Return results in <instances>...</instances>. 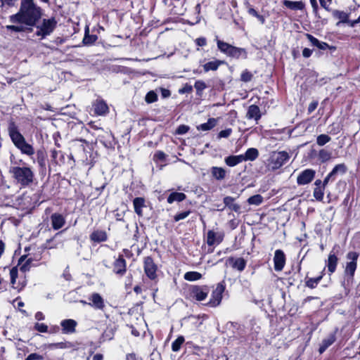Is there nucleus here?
<instances>
[{
    "instance_id": "20",
    "label": "nucleus",
    "mask_w": 360,
    "mask_h": 360,
    "mask_svg": "<svg viewBox=\"0 0 360 360\" xmlns=\"http://www.w3.org/2000/svg\"><path fill=\"white\" fill-rule=\"evenodd\" d=\"M248 119H255L256 121L259 120L261 117L260 110L257 105H251L248 108V110L246 115Z\"/></svg>"
},
{
    "instance_id": "48",
    "label": "nucleus",
    "mask_w": 360,
    "mask_h": 360,
    "mask_svg": "<svg viewBox=\"0 0 360 360\" xmlns=\"http://www.w3.org/2000/svg\"><path fill=\"white\" fill-rule=\"evenodd\" d=\"M190 127L185 124H181L178 127V128L176 130V134L182 135L185 134L189 131Z\"/></svg>"
},
{
    "instance_id": "4",
    "label": "nucleus",
    "mask_w": 360,
    "mask_h": 360,
    "mask_svg": "<svg viewBox=\"0 0 360 360\" xmlns=\"http://www.w3.org/2000/svg\"><path fill=\"white\" fill-rule=\"evenodd\" d=\"M289 158V154L285 151L273 152L269 160V166L273 170L278 169L282 167Z\"/></svg>"
},
{
    "instance_id": "57",
    "label": "nucleus",
    "mask_w": 360,
    "mask_h": 360,
    "mask_svg": "<svg viewBox=\"0 0 360 360\" xmlns=\"http://www.w3.org/2000/svg\"><path fill=\"white\" fill-rule=\"evenodd\" d=\"M37 31L36 32L35 34L37 36L41 37L42 39L47 37V34H45V32H44L43 29L40 27V25L37 26Z\"/></svg>"
},
{
    "instance_id": "62",
    "label": "nucleus",
    "mask_w": 360,
    "mask_h": 360,
    "mask_svg": "<svg viewBox=\"0 0 360 360\" xmlns=\"http://www.w3.org/2000/svg\"><path fill=\"white\" fill-rule=\"evenodd\" d=\"M17 0H0V1L1 2V6H3L4 4H6L9 6H12L14 5V3Z\"/></svg>"
},
{
    "instance_id": "12",
    "label": "nucleus",
    "mask_w": 360,
    "mask_h": 360,
    "mask_svg": "<svg viewBox=\"0 0 360 360\" xmlns=\"http://www.w3.org/2000/svg\"><path fill=\"white\" fill-rule=\"evenodd\" d=\"M274 269L281 271L285 264V256L281 250H276L274 257Z\"/></svg>"
},
{
    "instance_id": "46",
    "label": "nucleus",
    "mask_w": 360,
    "mask_h": 360,
    "mask_svg": "<svg viewBox=\"0 0 360 360\" xmlns=\"http://www.w3.org/2000/svg\"><path fill=\"white\" fill-rule=\"evenodd\" d=\"M333 15L335 18L340 19L342 21L345 20L347 18V15L345 12L338 10H334L333 11Z\"/></svg>"
},
{
    "instance_id": "23",
    "label": "nucleus",
    "mask_w": 360,
    "mask_h": 360,
    "mask_svg": "<svg viewBox=\"0 0 360 360\" xmlns=\"http://www.w3.org/2000/svg\"><path fill=\"white\" fill-rule=\"evenodd\" d=\"M133 205L134 207L135 212L139 216H142V208L144 207L145 205V200L143 198H135L133 200Z\"/></svg>"
},
{
    "instance_id": "3",
    "label": "nucleus",
    "mask_w": 360,
    "mask_h": 360,
    "mask_svg": "<svg viewBox=\"0 0 360 360\" xmlns=\"http://www.w3.org/2000/svg\"><path fill=\"white\" fill-rule=\"evenodd\" d=\"M10 172L18 182L23 186L28 185L33 181L34 174L29 167H13L10 169Z\"/></svg>"
},
{
    "instance_id": "2",
    "label": "nucleus",
    "mask_w": 360,
    "mask_h": 360,
    "mask_svg": "<svg viewBox=\"0 0 360 360\" xmlns=\"http://www.w3.org/2000/svg\"><path fill=\"white\" fill-rule=\"evenodd\" d=\"M8 132L14 146L19 149L22 153L29 156L34 154V148L27 143L24 136L19 131L18 126L12 120L8 123Z\"/></svg>"
},
{
    "instance_id": "39",
    "label": "nucleus",
    "mask_w": 360,
    "mask_h": 360,
    "mask_svg": "<svg viewBox=\"0 0 360 360\" xmlns=\"http://www.w3.org/2000/svg\"><path fill=\"white\" fill-rule=\"evenodd\" d=\"M262 201L263 198L261 195L259 194L252 195L248 199V202L250 205H259L262 202Z\"/></svg>"
},
{
    "instance_id": "61",
    "label": "nucleus",
    "mask_w": 360,
    "mask_h": 360,
    "mask_svg": "<svg viewBox=\"0 0 360 360\" xmlns=\"http://www.w3.org/2000/svg\"><path fill=\"white\" fill-rule=\"evenodd\" d=\"M11 278H18V269L16 267H13L10 271Z\"/></svg>"
},
{
    "instance_id": "37",
    "label": "nucleus",
    "mask_w": 360,
    "mask_h": 360,
    "mask_svg": "<svg viewBox=\"0 0 360 360\" xmlns=\"http://www.w3.org/2000/svg\"><path fill=\"white\" fill-rule=\"evenodd\" d=\"M332 157V153L325 149H321L319 152V158L321 162H325L329 160Z\"/></svg>"
},
{
    "instance_id": "45",
    "label": "nucleus",
    "mask_w": 360,
    "mask_h": 360,
    "mask_svg": "<svg viewBox=\"0 0 360 360\" xmlns=\"http://www.w3.org/2000/svg\"><path fill=\"white\" fill-rule=\"evenodd\" d=\"M59 153H61L60 151H58L56 150H51V158L52 159L56 162V164H58L60 162H63V160H64V156L63 154L60 155V160H58L57 158H58V155Z\"/></svg>"
},
{
    "instance_id": "51",
    "label": "nucleus",
    "mask_w": 360,
    "mask_h": 360,
    "mask_svg": "<svg viewBox=\"0 0 360 360\" xmlns=\"http://www.w3.org/2000/svg\"><path fill=\"white\" fill-rule=\"evenodd\" d=\"M166 155L162 151H158L153 156L154 161H164L165 160Z\"/></svg>"
},
{
    "instance_id": "19",
    "label": "nucleus",
    "mask_w": 360,
    "mask_h": 360,
    "mask_svg": "<svg viewBox=\"0 0 360 360\" xmlns=\"http://www.w3.org/2000/svg\"><path fill=\"white\" fill-rule=\"evenodd\" d=\"M283 4L288 8L293 11H302L305 7L304 3L301 1H293L290 0H284Z\"/></svg>"
},
{
    "instance_id": "16",
    "label": "nucleus",
    "mask_w": 360,
    "mask_h": 360,
    "mask_svg": "<svg viewBox=\"0 0 360 360\" xmlns=\"http://www.w3.org/2000/svg\"><path fill=\"white\" fill-rule=\"evenodd\" d=\"M77 322L73 319H65L61 321L63 333L65 334L73 333L75 332Z\"/></svg>"
},
{
    "instance_id": "15",
    "label": "nucleus",
    "mask_w": 360,
    "mask_h": 360,
    "mask_svg": "<svg viewBox=\"0 0 360 360\" xmlns=\"http://www.w3.org/2000/svg\"><path fill=\"white\" fill-rule=\"evenodd\" d=\"M94 108V112L97 115H105L108 111L109 108L107 103L102 99H97L93 104Z\"/></svg>"
},
{
    "instance_id": "32",
    "label": "nucleus",
    "mask_w": 360,
    "mask_h": 360,
    "mask_svg": "<svg viewBox=\"0 0 360 360\" xmlns=\"http://www.w3.org/2000/svg\"><path fill=\"white\" fill-rule=\"evenodd\" d=\"M212 174L217 180L224 179L226 175V171L222 167H213L212 168Z\"/></svg>"
},
{
    "instance_id": "44",
    "label": "nucleus",
    "mask_w": 360,
    "mask_h": 360,
    "mask_svg": "<svg viewBox=\"0 0 360 360\" xmlns=\"http://www.w3.org/2000/svg\"><path fill=\"white\" fill-rule=\"evenodd\" d=\"M323 190L320 187H316L314 190L313 195L318 200H322L323 198Z\"/></svg>"
},
{
    "instance_id": "50",
    "label": "nucleus",
    "mask_w": 360,
    "mask_h": 360,
    "mask_svg": "<svg viewBox=\"0 0 360 360\" xmlns=\"http://www.w3.org/2000/svg\"><path fill=\"white\" fill-rule=\"evenodd\" d=\"M190 213H191L190 211H186V212L179 213L174 216V219L175 221H179L181 219H184L190 214Z\"/></svg>"
},
{
    "instance_id": "21",
    "label": "nucleus",
    "mask_w": 360,
    "mask_h": 360,
    "mask_svg": "<svg viewBox=\"0 0 360 360\" xmlns=\"http://www.w3.org/2000/svg\"><path fill=\"white\" fill-rule=\"evenodd\" d=\"M107 238L106 232L102 230H96L90 235L91 240L96 243L104 242Z\"/></svg>"
},
{
    "instance_id": "55",
    "label": "nucleus",
    "mask_w": 360,
    "mask_h": 360,
    "mask_svg": "<svg viewBox=\"0 0 360 360\" xmlns=\"http://www.w3.org/2000/svg\"><path fill=\"white\" fill-rule=\"evenodd\" d=\"M43 356L37 353H32L26 358L25 360H43Z\"/></svg>"
},
{
    "instance_id": "29",
    "label": "nucleus",
    "mask_w": 360,
    "mask_h": 360,
    "mask_svg": "<svg viewBox=\"0 0 360 360\" xmlns=\"http://www.w3.org/2000/svg\"><path fill=\"white\" fill-rule=\"evenodd\" d=\"M217 124V120L210 118L207 122L200 124L197 127L198 130L208 131L214 128Z\"/></svg>"
},
{
    "instance_id": "30",
    "label": "nucleus",
    "mask_w": 360,
    "mask_h": 360,
    "mask_svg": "<svg viewBox=\"0 0 360 360\" xmlns=\"http://www.w3.org/2000/svg\"><path fill=\"white\" fill-rule=\"evenodd\" d=\"M186 198V195L183 193L174 192L167 198L168 203L171 204L174 201L181 202Z\"/></svg>"
},
{
    "instance_id": "27",
    "label": "nucleus",
    "mask_w": 360,
    "mask_h": 360,
    "mask_svg": "<svg viewBox=\"0 0 360 360\" xmlns=\"http://www.w3.org/2000/svg\"><path fill=\"white\" fill-rule=\"evenodd\" d=\"M224 62L219 60H215L213 61H210L205 65H203V69L205 72H208L210 70L215 71L218 69L220 65L223 64Z\"/></svg>"
},
{
    "instance_id": "60",
    "label": "nucleus",
    "mask_w": 360,
    "mask_h": 360,
    "mask_svg": "<svg viewBox=\"0 0 360 360\" xmlns=\"http://www.w3.org/2000/svg\"><path fill=\"white\" fill-rule=\"evenodd\" d=\"M317 105H318V102L317 101L311 102L309 105V107H308V112H309V113H311L317 108Z\"/></svg>"
},
{
    "instance_id": "5",
    "label": "nucleus",
    "mask_w": 360,
    "mask_h": 360,
    "mask_svg": "<svg viewBox=\"0 0 360 360\" xmlns=\"http://www.w3.org/2000/svg\"><path fill=\"white\" fill-rule=\"evenodd\" d=\"M359 254L356 252H349L347 255L348 262L346 264L345 273L346 275L352 278L357 266V259Z\"/></svg>"
},
{
    "instance_id": "54",
    "label": "nucleus",
    "mask_w": 360,
    "mask_h": 360,
    "mask_svg": "<svg viewBox=\"0 0 360 360\" xmlns=\"http://www.w3.org/2000/svg\"><path fill=\"white\" fill-rule=\"evenodd\" d=\"M231 132H232L231 129H224V130H221L218 134V137L219 139H221V138H227V137H229L231 135Z\"/></svg>"
},
{
    "instance_id": "1",
    "label": "nucleus",
    "mask_w": 360,
    "mask_h": 360,
    "mask_svg": "<svg viewBox=\"0 0 360 360\" xmlns=\"http://www.w3.org/2000/svg\"><path fill=\"white\" fill-rule=\"evenodd\" d=\"M42 15L41 8L34 4L33 0H21L18 12L9 17L12 23H20V25H6L8 30L15 32H22L25 30L26 26L34 27L41 19Z\"/></svg>"
},
{
    "instance_id": "24",
    "label": "nucleus",
    "mask_w": 360,
    "mask_h": 360,
    "mask_svg": "<svg viewBox=\"0 0 360 360\" xmlns=\"http://www.w3.org/2000/svg\"><path fill=\"white\" fill-rule=\"evenodd\" d=\"M335 341V334H330L326 338H325L319 347V352L323 353L329 346H330Z\"/></svg>"
},
{
    "instance_id": "43",
    "label": "nucleus",
    "mask_w": 360,
    "mask_h": 360,
    "mask_svg": "<svg viewBox=\"0 0 360 360\" xmlns=\"http://www.w3.org/2000/svg\"><path fill=\"white\" fill-rule=\"evenodd\" d=\"M248 13L252 16L256 17L262 24L264 23V17L262 15H259L253 8H250L248 9Z\"/></svg>"
},
{
    "instance_id": "40",
    "label": "nucleus",
    "mask_w": 360,
    "mask_h": 360,
    "mask_svg": "<svg viewBox=\"0 0 360 360\" xmlns=\"http://www.w3.org/2000/svg\"><path fill=\"white\" fill-rule=\"evenodd\" d=\"M331 138L327 134H321L317 136L316 143L320 146H324L330 141Z\"/></svg>"
},
{
    "instance_id": "41",
    "label": "nucleus",
    "mask_w": 360,
    "mask_h": 360,
    "mask_svg": "<svg viewBox=\"0 0 360 360\" xmlns=\"http://www.w3.org/2000/svg\"><path fill=\"white\" fill-rule=\"evenodd\" d=\"M322 276H320L317 278H309L307 281H306V285L310 288H314L316 287V285H318V283H319V281L321 280L322 278Z\"/></svg>"
},
{
    "instance_id": "13",
    "label": "nucleus",
    "mask_w": 360,
    "mask_h": 360,
    "mask_svg": "<svg viewBox=\"0 0 360 360\" xmlns=\"http://www.w3.org/2000/svg\"><path fill=\"white\" fill-rule=\"evenodd\" d=\"M89 304L96 309L103 310L105 307V302L103 297L97 292H94L89 297Z\"/></svg>"
},
{
    "instance_id": "38",
    "label": "nucleus",
    "mask_w": 360,
    "mask_h": 360,
    "mask_svg": "<svg viewBox=\"0 0 360 360\" xmlns=\"http://www.w3.org/2000/svg\"><path fill=\"white\" fill-rule=\"evenodd\" d=\"M184 338L183 336H179L175 340L172 344V349L173 352H178L184 342Z\"/></svg>"
},
{
    "instance_id": "52",
    "label": "nucleus",
    "mask_w": 360,
    "mask_h": 360,
    "mask_svg": "<svg viewBox=\"0 0 360 360\" xmlns=\"http://www.w3.org/2000/svg\"><path fill=\"white\" fill-rule=\"evenodd\" d=\"M34 329L40 333H46L48 330V326L44 323H37L34 325Z\"/></svg>"
},
{
    "instance_id": "18",
    "label": "nucleus",
    "mask_w": 360,
    "mask_h": 360,
    "mask_svg": "<svg viewBox=\"0 0 360 360\" xmlns=\"http://www.w3.org/2000/svg\"><path fill=\"white\" fill-rule=\"evenodd\" d=\"M113 271L115 274L123 275L126 271V261L120 257L115 261Z\"/></svg>"
},
{
    "instance_id": "47",
    "label": "nucleus",
    "mask_w": 360,
    "mask_h": 360,
    "mask_svg": "<svg viewBox=\"0 0 360 360\" xmlns=\"http://www.w3.org/2000/svg\"><path fill=\"white\" fill-rule=\"evenodd\" d=\"M194 87L196 89L198 94L203 91L206 87L205 83L202 80H198L195 82Z\"/></svg>"
},
{
    "instance_id": "6",
    "label": "nucleus",
    "mask_w": 360,
    "mask_h": 360,
    "mask_svg": "<svg viewBox=\"0 0 360 360\" xmlns=\"http://www.w3.org/2000/svg\"><path fill=\"white\" fill-rule=\"evenodd\" d=\"M224 290V285L222 283H218L215 289L212 291L211 298L207 305L212 307L218 306L221 303Z\"/></svg>"
},
{
    "instance_id": "63",
    "label": "nucleus",
    "mask_w": 360,
    "mask_h": 360,
    "mask_svg": "<svg viewBox=\"0 0 360 360\" xmlns=\"http://www.w3.org/2000/svg\"><path fill=\"white\" fill-rule=\"evenodd\" d=\"M312 53V51L308 48L304 49L302 51V56L305 58H309Z\"/></svg>"
},
{
    "instance_id": "31",
    "label": "nucleus",
    "mask_w": 360,
    "mask_h": 360,
    "mask_svg": "<svg viewBox=\"0 0 360 360\" xmlns=\"http://www.w3.org/2000/svg\"><path fill=\"white\" fill-rule=\"evenodd\" d=\"M259 155V152L257 149L254 148H250L247 150L245 155H243L244 161L245 160H255Z\"/></svg>"
},
{
    "instance_id": "10",
    "label": "nucleus",
    "mask_w": 360,
    "mask_h": 360,
    "mask_svg": "<svg viewBox=\"0 0 360 360\" xmlns=\"http://www.w3.org/2000/svg\"><path fill=\"white\" fill-rule=\"evenodd\" d=\"M157 269L158 267L150 257H147L144 259V271L150 279L153 280L156 278Z\"/></svg>"
},
{
    "instance_id": "14",
    "label": "nucleus",
    "mask_w": 360,
    "mask_h": 360,
    "mask_svg": "<svg viewBox=\"0 0 360 360\" xmlns=\"http://www.w3.org/2000/svg\"><path fill=\"white\" fill-rule=\"evenodd\" d=\"M57 21L55 18L52 17L49 19H44L40 27L43 29L45 34L50 35L55 30Z\"/></svg>"
},
{
    "instance_id": "53",
    "label": "nucleus",
    "mask_w": 360,
    "mask_h": 360,
    "mask_svg": "<svg viewBox=\"0 0 360 360\" xmlns=\"http://www.w3.org/2000/svg\"><path fill=\"white\" fill-rule=\"evenodd\" d=\"M252 75L250 72L245 70L243 71L241 74V80L248 82H250L252 79Z\"/></svg>"
},
{
    "instance_id": "7",
    "label": "nucleus",
    "mask_w": 360,
    "mask_h": 360,
    "mask_svg": "<svg viewBox=\"0 0 360 360\" xmlns=\"http://www.w3.org/2000/svg\"><path fill=\"white\" fill-rule=\"evenodd\" d=\"M315 174V170L312 169H306L297 176V184L300 186L308 184L314 179Z\"/></svg>"
},
{
    "instance_id": "34",
    "label": "nucleus",
    "mask_w": 360,
    "mask_h": 360,
    "mask_svg": "<svg viewBox=\"0 0 360 360\" xmlns=\"http://www.w3.org/2000/svg\"><path fill=\"white\" fill-rule=\"evenodd\" d=\"M72 347V344L70 342L51 343L48 346L49 349H69Z\"/></svg>"
},
{
    "instance_id": "64",
    "label": "nucleus",
    "mask_w": 360,
    "mask_h": 360,
    "mask_svg": "<svg viewBox=\"0 0 360 360\" xmlns=\"http://www.w3.org/2000/svg\"><path fill=\"white\" fill-rule=\"evenodd\" d=\"M334 176L331 174V172H330L327 176L325 178V179L323 180V186L325 187L328 183L329 182V181Z\"/></svg>"
},
{
    "instance_id": "56",
    "label": "nucleus",
    "mask_w": 360,
    "mask_h": 360,
    "mask_svg": "<svg viewBox=\"0 0 360 360\" xmlns=\"http://www.w3.org/2000/svg\"><path fill=\"white\" fill-rule=\"evenodd\" d=\"M319 1L323 8L327 11H329V6L331 4L332 0H319Z\"/></svg>"
},
{
    "instance_id": "49",
    "label": "nucleus",
    "mask_w": 360,
    "mask_h": 360,
    "mask_svg": "<svg viewBox=\"0 0 360 360\" xmlns=\"http://www.w3.org/2000/svg\"><path fill=\"white\" fill-rule=\"evenodd\" d=\"M97 39V37L96 35H85L83 39V43L85 44H93Z\"/></svg>"
},
{
    "instance_id": "8",
    "label": "nucleus",
    "mask_w": 360,
    "mask_h": 360,
    "mask_svg": "<svg viewBox=\"0 0 360 360\" xmlns=\"http://www.w3.org/2000/svg\"><path fill=\"white\" fill-rule=\"evenodd\" d=\"M209 293V289L207 286L194 285L191 288V296L198 301L205 300Z\"/></svg>"
},
{
    "instance_id": "22",
    "label": "nucleus",
    "mask_w": 360,
    "mask_h": 360,
    "mask_svg": "<svg viewBox=\"0 0 360 360\" xmlns=\"http://www.w3.org/2000/svg\"><path fill=\"white\" fill-rule=\"evenodd\" d=\"M228 56L235 58H239L240 57L247 58V51L245 49L232 46V48L231 49L230 53Z\"/></svg>"
},
{
    "instance_id": "26",
    "label": "nucleus",
    "mask_w": 360,
    "mask_h": 360,
    "mask_svg": "<svg viewBox=\"0 0 360 360\" xmlns=\"http://www.w3.org/2000/svg\"><path fill=\"white\" fill-rule=\"evenodd\" d=\"M244 161L243 155H231L225 159V162L230 167H234L238 163Z\"/></svg>"
},
{
    "instance_id": "11",
    "label": "nucleus",
    "mask_w": 360,
    "mask_h": 360,
    "mask_svg": "<svg viewBox=\"0 0 360 360\" xmlns=\"http://www.w3.org/2000/svg\"><path fill=\"white\" fill-rule=\"evenodd\" d=\"M246 260L242 257H230L226 260V264L231 266L233 269L239 271H243L246 266Z\"/></svg>"
},
{
    "instance_id": "58",
    "label": "nucleus",
    "mask_w": 360,
    "mask_h": 360,
    "mask_svg": "<svg viewBox=\"0 0 360 360\" xmlns=\"http://www.w3.org/2000/svg\"><path fill=\"white\" fill-rule=\"evenodd\" d=\"M195 43L199 46H204L207 44L206 39L204 37H199L195 39Z\"/></svg>"
},
{
    "instance_id": "59",
    "label": "nucleus",
    "mask_w": 360,
    "mask_h": 360,
    "mask_svg": "<svg viewBox=\"0 0 360 360\" xmlns=\"http://www.w3.org/2000/svg\"><path fill=\"white\" fill-rule=\"evenodd\" d=\"M307 36L309 41L311 42V44L313 46H317L319 41L316 38L314 37L313 36H311L310 34H307Z\"/></svg>"
},
{
    "instance_id": "9",
    "label": "nucleus",
    "mask_w": 360,
    "mask_h": 360,
    "mask_svg": "<svg viewBox=\"0 0 360 360\" xmlns=\"http://www.w3.org/2000/svg\"><path fill=\"white\" fill-rule=\"evenodd\" d=\"M224 237L223 232L210 230L207 233V244L209 246L217 245L222 242Z\"/></svg>"
},
{
    "instance_id": "36",
    "label": "nucleus",
    "mask_w": 360,
    "mask_h": 360,
    "mask_svg": "<svg viewBox=\"0 0 360 360\" xmlns=\"http://www.w3.org/2000/svg\"><path fill=\"white\" fill-rule=\"evenodd\" d=\"M347 170V166L344 163H342L335 165L330 172L333 176H335L338 173L344 174L345 173H346Z\"/></svg>"
},
{
    "instance_id": "42",
    "label": "nucleus",
    "mask_w": 360,
    "mask_h": 360,
    "mask_svg": "<svg viewBox=\"0 0 360 360\" xmlns=\"http://www.w3.org/2000/svg\"><path fill=\"white\" fill-rule=\"evenodd\" d=\"M158 100V95L153 91H150L145 97V101L148 103H152Z\"/></svg>"
},
{
    "instance_id": "25",
    "label": "nucleus",
    "mask_w": 360,
    "mask_h": 360,
    "mask_svg": "<svg viewBox=\"0 0 360 360\" xmlns=\"http://www.w3.org/2000/svg\"><path fill=\"white\" fill-rule=\"evenodd\" d=\"M234 198L231 196H226L224 198V203L225 206L228 207L230 210L238 212L240 210V206L233 202Z\"/></svg>"
},
{
    "instance_id": "33",
    "label": "nucleus",
    "mask_w": 360,
    "mask_h": 360,
    "mask_svg": "<svg viewBox=\"0 0 360 360\" xmlns=\"http://www.w3.org/2000/svg\"><path fill=\"white\" fill-rule=\"evenodd\" d=\"M217 44L218 49L220 50L221 52L229 56L231 49L232 48V45H231L226 42H224L223 41H221L219 39L217 40Z\"/></svg>"
},
{
    "instance_id": "35",
    "label": "nucleus",
    "mask_w": 360,
    "mask_h": 360,
    "mask_svg": "<svg viewBox=\"0 0 360 360\" xmlns=\"http://www.w3.org/2000/svg\"><path fill=\"white\" fill-rule=\"evenodd\" d=\"M202 278L201 274L196 271H189L184 274V278L186 281H194Z\"/></svg>"
},
{
    "instance_id": "28",
    "label": "nucleus",
    "mask_w": 360,
    "mask_h": 360,
    "mask_svg": "<svg viewBox=\"0 0 360 360\" xmlns=\"http://www.w3.org/2000/svg\"><path fill=\"white\" fill-rule=\"evenodd\" d=\"M338 264V257L333 253H330L328 258V269L332 274L335 271Z\"/></svg>"
},
{
    "instance_id": "17",
    "label": "nucleus",
    "mask_w": 360,
    "mask_h": 360,
    "mask_svg": "<svg viewBox=\"0 0 360 360\" xmlns=\"http://www.w3.org/2000/svg\"><path fill=\"white\" fill-rule=\"evenodd\" d=\"M52 227L55 230H58L63 226L65 220L63 215L54 213L51 216Z\"/></svg>"
}]
</instances>
